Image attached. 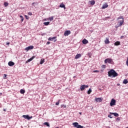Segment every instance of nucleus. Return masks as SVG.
I'll use <instances>...</instances> for the list:
<instances>
[{
  "label": "nucleus",
  "mask_w": 128,
  "mask_h": 128,
  "mask_svg": "<svg viewBox=\"0 0 128 128\" xmlns=\"http://www.w3.org/2000/svg\"><path fill=\"white\" fill-rule=\"evenodd\" d=\"M108 76L110 78H116L118 76V74L117 72L114 71V70L112 69L108 72Z\"/></svg>",
  "instance_id": "obj_1"
},
{
  "label": "nucleus",
  "mask_w": 128,
  "mask_h": 128,
  "mask_svg": "<svg viewBox=\"0 0 128 128\" xmlns=\"http://www.w3.org/2000/svg\"><path fill=\"white\" fill-rule=\"evenodd\" d=\"M121 20L120 21H118V22L119 24H118V26H117V28H119V26H122L123 24H124V17L122 16H120L119 18H118V20Z\"/></svg>",
  "instance_id": "obj_2"
},
{
  "label": "nucleus",
  "mask_w": 128,
  "mask_h": 128,
  "mask_svg": "<svg viewBox=\"0 0 128 128\" xmlns=\"http://www.w3.org/2000/svg\"><path fill=\"white\" fill-rule=\"evenodd\" d=\"M114 64V61H112V59L110 58H106L104 60V63L105 64Z\"/></svg>",
  "instance_id": "obj_3"
},
{
  "label": "nucleus",
  "mask_w": 128,
  "mask_h": 128,
  "mask_svg": "<svg viewBox=\"0 0 128 128\" xmlns=\"http://www.w3.org/2000/svg\"><path fill=\"white\" fill-rule=\"evenodd\" d=\"M72 126H74V128H84V126L78 124V122H73Z\"/></svg>",
  "instance_id": "obj_4"
},
{
  "label": "nucleus",
  "mask_w": 128,
  "mask_h": 128,
  "mask_svg": "<svg viewBox=\"0 0 128 128\" xmlns=\"http://www.w3.org/2000/svg\"><path fill=\"white\" fill-rule=\"evenodd\" d=\"M88 88V86L83 84V85L80 86V90L82 91L84 90V88Z\"/></svg>",
  "instance_id": "obj_5"
},
{
  "label": "nucleus",
  "mask_w": 128,
  "mask_h": 128,
  "mask_svg": "<svg viewBox=\"0 0 128 128\" xmlns=\"http://www.w3.org/2000/svg\"><path fill=\"white\" fill-rule=\"evenodd\" d=\"M22 118H24L26 120H30L32 118V116H28V115H23Z\"/></svg>",
  "instance_id": "obj_6"
},
{
  "label": "nucleus",
  "mask_w": 128,
  "mask_h": 128,
  "mask_svg": "<svg viewBox=\"0 0 128 128\" xmlns=\"http://www.w3.org/2000/svg\"><path fill=\"white\" fill-rule=\"evenodd\" d=\"M71 34L70 30H66L64 32V36H69V34Z\"/></svg>",
  "instance_id": "obj_7"
},
{
  "label": "nucleus",
  "mask_w": 128,
  "mask_h": 128,
  "mask_svg": "<svg viewBox=\"0 0 128 128\" xmlns=\"http://www.w3.org/2000/svg\"><path fill=\"white\" fill-rule=\"evenodd\" d=\"M30 50H34V46H29L25 48V50H26V52H28Z\"/></svg>",
  "instance_id": "obj_8"
},
{
  "label": "nucleus",
  "mask_w": 128,
  "mask_h": 128,
  "mask_svg": "<svg viewBox=\"0 0 128 128\" xmlns=\"http://www.w3.org/2000/svg\"><path fill=\"white\" fill-rule=\"evenodd\" d=\"M95 100L97 102H102V98H96Z\"/></svg>",
  "instance_id": "obj_9"
},
{
  "label": "nucleus",
  "mask_w": 128,
  "mask_h": 128,
  "mask_svg": "<svg viewBox=\"0 0 128 128\" xmlns=\"http://www.w3.org/2000/svg\"><path fill=\"white\" fill-rule=\"evenodd\" d=\"M110 106H116V100L114 99H112L110 103Z\"/></svg>",
  "instance_id": "obj_10"
},
{
  "label": "nucleus",
  "mask_w": 128,
  "mask_h": 128,
  "mask_svg": "<svg viewBox=\"0 0 128 128\" xmlns=\"http://www.w3.org/2000/svg\"><path fill=\"white\" fill-rule=\"evenodd\" d=\"M48 40H54V42H56V37H53V38H48Z\"/></svg>",
  "instance_id": "obj_11"
},
{
  "label": "nucleus",
  "mask_w": 128,
  "mask_h": 128,
  "mask_svg": "<svg viewBox=\"0 0 128 128\" xmlns=\"http://www.w3.org/2000/svg\"><path fill=\"white\" fill-rule=\"evenodd\" d=\"M108 8V3H105L103 4L102 8L104 10V8Z\"/></svg>",
  "instance_id": "obj_12"
},
{
  "label": "nucleus",
  "mask_w": 128,
  "mask_h": 128,
  "mask_svg": "<svg viewBox=\"0 0 128 128\" xmlns=\"http://www.w3.org/2000/svg\"><path fill=\"white\" fill-rule=\"evenodd\" d=\"M36 58V56H32L31 58L28 59L27 61H26V63L28 64V62H32V60H34V58Z\"/></svg>",
  "instance_id": "obj_13"
},
{
  "label": "nucleus",
  "mask_w": 128,
  "mask_h": 128,
  "mask_svg": "<svg viewBox=\"0 0 128 128\" xmlns=\"http://www.w3.org/2000/svg\"><path fill=\"white\" fill-rule=\"evenodd\" d=\"M80 58H82V54H77L75 56V60H78Z\"/></svg>",
  "instance_id": "obj_14"
},
{
  "label": "nucleus",
  "mask_w": 128,
  "mask_h": 128,
  "mask_svg": "<svg viewBox=\"0 0 128 128\" xmlns=\"http://www.w3.org/2000/svg\"><path fill=\"white\" fill-rule=\"evenodd\" d=\"M8 64L10 66H14V62L10 61L8 62Z\"/></svg>",
  "instance_id": "obj_15"
},
{
  "label": "nucleus",
  "mask_w": 128,
  "mask_h": 128,
  "mask_svg": "<svg viewBox=\"0 0 128 128\" xmlns=\"http://www.w3.org/2000/svg\"><path fill=\"white\" fill-rule=\"evenodd\" d=\"M82 42L84 44H86L88 43V41L86 39H84L82 40Z\"/></svg>",
  "instance_id": "obj_16"
},
{
  "label": "nucleus",
  "mask_w": 128,
  "mask_h": 128,
  "mask_svg": "<svg viewBox=\"0 0 128 128\" xmlns=\"http://www.w3.org/2000/svg\"><path fill=\"white\" fill-rule=\"evenodd\" d=\"M60 8H64V10H66V5L64 4V2H62L60 4Z\"/></svg>",
  "instance_id": "obj_17"
},
{
  "label": "nucleus",
  "mask_w": 128,
  "mask_h": 128,
  "mask_svg": "<svg viewBox=\"0 0 128 128\" xmlns=\"http://www.w3.org/2000/svg\"><path fill=\"white\" fill-rule=\"evenodd\" d=\"M110 114H114V116H118V114L116 112H110Z\"/></svg>",
  "instance_id": "obj_18"
},
{
  "label": "nucleus",
  "mask_w": 128,
  "mask_h": 128,
  "mask_svg": "<svg viewBox=\"0 0 128 128\" xmlns=\"http://www.w3.org/2000/svg\"><path fill=\"white\" fill-rule=\"evenodd\" d=\"M47 20H50L52 22V20H54V16L50 17L49 18H47Z\"/></svg>",
  "instance_id": "obj_19"
},
{
  "label": "nucleus",
  "mask_w": 128,
  "mask_h": 128,
  "mask_svg": "<svg viewBox=\"0 0 128 128\" xmlns=\"http://www.w3.org/2000/svg\"><path fill=\"white\" fill-rule=\"evenodd\" d=\"M104 42L105 44H110V40H108V38H106V40H104Z\"/></svg>",
  "instance_id": "obj_20"
},
{
  "label": "nucleus",
  "mask_w": 128,
  "mask_h": 128,
  "mask_svg": "<svg viewBox=\"0 0 128 128\" xmlns=\"http://www.w3.org/2000/svg\"><path fill=\"white\" fill-rule=\"evenodd\" d=\"M114 44V46H120V41H117V42H115Z\"/></svg>",
  "instance_id": "obj_21"
},
{
  "label": "nucleus",
  "mask_w": 128,
  "mask_h": 128,
  "mask_svg": "<svg viewBox=\"0 0 128 128\" xmlns=\"http://www.w3.org/2000/svg\"><path fill=\"white\" fill-rule=\"evenodd\" d=\"M90 2L92 6H94V4H96V2H94V0L90 1Z\"/></svg>",
  "instance_id": "obj_22"
},
{
  "label": "nucleus",
  "mask_w": 128,
  "mask_h": 128,
  "mask_svg": "<svg viewBox=\"0 0 128 128\" xmlns=\"http://www.w3.org/2000/svg\"><path fill=\"white\" fill-rule=\"evenodd\" d=\"M26 92V90H24V89H21L20 90V93L22 94H24Z\"/></svg>",
  "instance_id": "obj_23"
},
{
  "label": "nucleus",
  "mask_w": 128,
  "mask_h": 128,
  "mask_svg": "<svg viewBox=\"0 0 128 128\" xmlns=\"http://www.w3.org/2000/svg\"><path fill=\"white\" fill-rule=\"evenodd\" d=\"M44 124L45 126H48V128H50V124H48V122H44Z\"/></svg>",
  "instance_id": "obj_24"
},
{
  "label": "nucleus",
  "mask_w": 128,
  "mask_h": 128,
  "mask_svg": "<svg viewBox=\"0 0 128 128\" xmlns=\"http://www.w3.org/2000/svg\"><path fill=\"white\" fill-rule=\"evenodd\" d=\"M4 5L6 8V6H8V2H4Z\"/></svg>",
  "instance_id": "obj_25"
},
{
  "label": "nucleus",
  "mask_w": 128,
  "mask_h": 128,
  "mask_svg": "<svg viewBox=\"0 0 128 128\" xmlns=\"http://www.w3.org/2000/svg\"><path fill=\"white\" fill-rule=\"evenodd\" d=\"M44 58L41 59L40 62V64H44Z\"/></svg>",
  "instance_id": "obj_26"
},
{
  "label": "nucleus",
  "mask_w": 128,
  "mask_h": 128,
  "mask_svg": "<svg viewBox=\"0 0 128 128\" xmlns=\"http://www.w3.org/2000/svg\"><path fill=\"white\" fill-rule=\"evenodd\" d=\"M128 80H124L123 81V84H128Z\"/></svg>",
  "instance_id": "obj_27"
},
{
  "label": "nucleus",
  "mask_w": 128,
  "mask_h": 128,
  "mask_svg": "<svg viewBox=\"0 0 128 128\" xmlns=\"http://www.w3.org/2000/svg\"><path fill=\"white\" fill-rule=\"evenodd\" d=\"M20 18H21V22H24V16H20Z\"/></svg>",
  "instance_id": "obj_28"
},
{
  "label": "nucleus",
  "mask_w": 128,
  "mask_h": 128,
  "mask_svg": "<svg viewBox=\"0 0 128 128\" xmlns=\"http://www.w3.org/2000/svg\"><path fill=\"white\" fill-rule=\"evenodd\" d=\"M44 26H48V24H50V22H44Z\"/></svg>",
  "instance_id": "obj_29"
},
{
  "label": "nucleus",
  "mask_w": 128,
  "mask_h": 128,
  "mask_svg": "<svg viewBox=\"0 0 128 128\" xmlns=\"http://www.w3.org/2000/svg\"><path fill=\"white\" fill-rule=\"evenodd\" d=\"M90 92H92V89L90 88L88 90V94H90Z\"/></svg>",
  "instance_id": "obj_30"
},
{
  "label": "nucleus",
  "mask_w": 128,
  "mask_h": 128,
  "mask_svg": "<svg viewBox=\"0 0 128 128\" xmlns=\"http://www.w3.org/2000/svg\"><path fill=\"white\" fill-rule=\"evenodd\" d=\"M60 100H58V102L56 103V106H58L60 104Z\"/></svg>",
  "instance_id": "obj_31"
},
{
  "label": "nucleus",
  "mask_w": 128,
  "mask_h": 128,
  "mask_svg": "<svg viewBox=\"0 0 128 128\" xmlns=\"http://www.w3.org/2000/svg\"><path fill=\"white\" fill-rule=\"evenodd\" d=\"M116 120L117 122H120V118L118 117V118H116Z\"/></svg>",
  "instance_id": "obj_32"
},
{
  "label": "nucleus",
  "mask_w": 128,
  "mask_h": 128,
  "mask_svg": "<svg viewBox=\"0 0 128 128\" xmlns=\"http://www.w3.org/2000/svg\"><path fill=\"white\" fill-rule=\"evenodd\" d=\"M28 16H32V12H28Z\"/></svg>",
  "instance_id": "obj_33"
},
{
  "label": "nucleus",
  "mask_w": 128,
  "mask_h": 128,
  "mask_svg": "<svg viewBox=\"0 0 128 128\" xmlns=\"http://www.w3.org/2000/svg\"><path fill=\"white\" fill-rule=\"evenodd\" d=\"M102 68L104 69L106 68V65H102Z\"/></svg>",
  "instance_id": "obj_34"
},
{
  "label": "nucleus",
  "mask_w": 128,
  "mask_h": 128,
  "mask_svg": "<svg viewBox=\"0 0 128 128\" xmlns=\"http://www.w3.org/2000/svg\"><path fill=\"white\" fill-rule=\"evenodd\" d=\"M25 18H26V20H28V16L25 15Z\"/></svg>",
  "instance_id": "obj_35"
},
{
  "label": "nucleus",
  "mask_w": 128,
  "mask_h": 128,
  "mask_svg": "<svg viewBox=\"0 0 128 128\" xmlns=\"http://www.w3.org/2000/svg\"><path fill=\"white\" fill-rule=\"evenodd\" d=\"M108 118H112V115H108Z\"/></svg>",
  "instance_id": "obj_36"
},
{
  "label": "nucleus",
  "mask_w": 128,
  "mask_h": 128,
  "mask_svg": "<svg viewBox=\"0 0 128 128\" xmlns=\"http://www.w3.org/2000/svg\"><path fill=\"white\" fill-rule=\"evenodd\" d=\"M94 72H100V71L96 70H94Z\"/></svg>",
  "instance_id": "obj_37"
},
{
  "label": "nucleus",
  "mask_w": 128,
  "mask_h": 128,
  "mask_svg": "<svg viewBox=\"0 0 128 128\" xmlns=\"http://www.w3.org/2000/svg\"><path fill=\"white\" fill-rule=\"evenodd\" d=\"M62 108H66V105H62Z\"/></svg>",
  "instance_id": "obj_38"
},
{
  "label": "nucleus",
  "mask_w": 128,
  "mask_h": 128,
  "mask_svg": "<svg viewBox=\"0 0 128 128\" xmlns=\"http://www.w3.org/2000/svg\"><path fill=\"white\" fill-rule=\"evenodd\" d=\"M50 44V42H46V44Z\"/></svg>",
  "instance_id": "obj_39"
},
{
  "label": "nucleus",
  "mask_w": 128,
  "mask_h": 128,
  "mask_svg": "<svg viewBox=\"0 0 128 128\" xmlns=\"http://www.w3.org/2000/svg\"><path fill=\"white\" fill-rule=\"evenodd\" d=\"M6 44H7L8 46V44H10V42H7Z\"/></svg>",
  "instance_id": "obj_40"
},
{
  "label": "nucleus",
  "mask_w": 128,
  "mask_h": 128,
  "mask_svg": "<svg viewBox=\"0 0 128 128\" xmlns=\"http://www.w3.org/2000/svg\"><path fill=\"white\" fill-rule=\"evenodd\" d=\"M4 112H6V109H4Z\"/></svg>",
  "instance_id": "obj_41"
},
{
  "label": "nucleus",
  "mask_w": 128,
  "mask_h": 128,
  "mask_svg": "<svg viewBox=\"0 0 128 128\" xmlns=\"http://www.w3.org/2000/svg\"><path fill=\"white\" fill-rule=\"evenodd\" d=\"M4 76L5 78L6 77V74H4Z\"/></svg>",
  "instance_id": "obj_42"
},
{
  "label": "nucleus",
  "mask_w": 128,
  "mask_h": 128,
  "mask_svg": "<svg viewBox=\"0 0 128 128\" xmlns=\"http://www.w3.org/2000/svg\"><path fill=\"white\" fill-rule=\"evenodd\" d=\"M44 20H48V18L45 19Z\"/></svg>",
  "instance_id": "obj_43"
},
{
  "label": "nucleus",
  "mask_w": 128,
  "mask_h": 128,
  "mask_svg": "<svg viewBox=\"0 0 128 128\" xmlns=\"http://www.w3.org/2000/svg\"><path fill=\"white\" fill-rule=\"evenodd\" d=\"M0 96H2V93H0Z\"/></svg>",
  "instance_id": "obj_44"
},
{
  "label": "nucleus",
  "mask_w": 128,
  "mask_h": 128,
  "mask_svg": "<svg viewBox=\"0 0 128 128\" xmlns=\"http://www.w3.org/2000/svg\"><path fill=\"white\" fill-rule=\"evenodd\" d=\"M80 114H82V112H80Z\"/></svg>",
  "instance_id": "obj_45"
},
{
  "label": "nucleus",
  "mask_w": 128,
  "mask_h": 128,
  "mask_svg": "<svg viewBox=\"0 0 128 128\" xmlns=\"http://www.w3.org/2000/svg\"><path fill=\"white\" fill-rule=\"evenodd\" d=\"M121 38H122V36H121Z\"/></svg>",
  "instance_id": "obj_46"
},
{
  "label": "nucleus",
  "mask_w": 128,
  "mask_h": 128,
  "mask_svg": "<svg viewBox=\"0 0 128 128\" xmlns=\"http://www.w3.org/2000/svg\"><path fill=\"white\" fill-rule=\"evenodd\" d=\"M56 128H58V127H56Z\"/></svg>",
  "instance_id": "obj_47"
}]
</instances>
